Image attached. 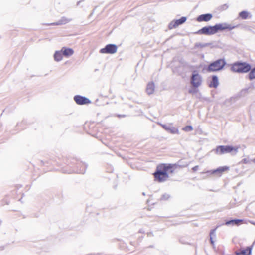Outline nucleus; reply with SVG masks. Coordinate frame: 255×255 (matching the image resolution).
Masks as SVG:
<instances>
[{"instance_id":"35","label":"nucleus","mask_w":255,"mask_h":255,"mask_svg":"<svg viewBox=\"0 0 255 255\" xmlns=\"http://www.w3.org/2000/svg\"><path fill=\"white\" fill-rule=\"evenodd\" d=\"M139 232H140V233H143L141 230H140L139 231Z\"/></svg>"},{"instance_id":"21","label":"nucleus","mask_w":255,"mask_h":255,"mask_svg":"<svg viewBox=\"0 0 255 255\" xmlns=\"http://www.w3.org/2000/svg\"><path fill=\"white\" fill-rule=\"evenodd\" d=\"M248 75V78L250 80H252L255 79V67L253 68H251V70L249 71Z\"/></svg>"},{"instance_id":"25","label":"nucleus","mask_w":255,"mask_h":255,"mask_svg":"<svg viewBox=\"0 0 255 255\" xmlns=\"http://www.w3.org/2000/svg\"><path fill=\"white\" fill-rule=\"evenodd\" d=\"M249 13L247 11H242L239 13V16L242 19H247L248 17Z\"/></svg>"},{"instance_id":"13","label":"nucleus","mask_w":255,"mask_h":255,"mask_svg":"<svg viewBox=\"0 0 255 255\" xmlns=\"http://www.w3.org/2000/svg\"><path fill=\"white\" fill-rule=\"evenodd\" d=\"M162 128L167 132L171 133V134H179V130L178 128L175 127H174L171 125L167 126L164 124L161 125Z\"/></svg>"},{"instance_id":"28","label":"nucleus","mask_w":255,"mask_h":255,"mask_svg":"<svg viewBox=\"0 0 255 255\" xmlns=\"http://www.w3.org/2000/svg\"><path fill=\"white\" fill-rule=\"evenodd\" d=\"M197 88H192L189 90L188 92L190 94H194L196 93L197 92Z\"/></svg>"},{"instance_id":"20","label":"nucleus","mask_w":255,"mask_h":255,"mask_svg":"<svg viewBox=\"0 0 255 255\" xmlns=\"http://www.w3.org/2000/svg\"><path fill=\"white\" fill-rule=\"evenodd\" d=\"M243 220L242 219H232L230 220H228L226 222V225H239L241 223L243 222Z\"/></svg>"},{"instance_id":"16","label":"nucleus","mask_w":255,"mask_h":255,"mask_svg":"<svg viewBox=\"0 0 255 255\" xmlns=\"http://www.w3.org/2000/svg\"><path fill=\"white\" fill-rule=\"evenodd\" d=\"M164 166L167 167V173H173L174 171V170L178 167L180 166V165L178 164H164Z\"/></svg>"},{"instance_id":"15","label":"nucleus","mask_w":255,"mask_h":255,"mask_svg":"<svg viewBox=\"0 0 255 255\" xmlns=\"http://www.w3.org/2000/svg\"><path fill=\"white\" fill-rule=\"evenodd\" d=\"M70 20L65 17H62L57 22L48 24V25H61L68 23Z\"/></svg>"},{"instance_id":"7","label":"nucleus","mask_w":255,"mask_h":255,"mask_svg":"<svg viewBox=\"0 0 255 255\" xmlns=\"http://www.w3.org/2000/svg\"><path fill=\"white\" fill-rule=\"evenodd\" d=\"M117 46L114 44H109L106 45L104 48L100 50V53L102 54H110L115 53L117 51Z\"/></svg>"},{"instance_id":"18","label":"nucleus","mask_w":255,"mask_h":255,"mask_svg":"<svg viewBox=\"0 0 255 255\" xmlns=\"http://www.w3.org/2000/svg\"><path fill=\"white\" fill-rule=\"evenodd\" d=\"M154 89H155V86H154V83L152 82H149L147 84V87H146L147 93L148 95L152 94L154 91Z\"/></svg>"},{"instance_id":"33","label":"nucleus","mask_w":255,"mask_h":255,"mask_svg":"<svg viewBox=\"0 0 255 255\" xmlns=\"http://www.w3.org/2000/svg\"><path fill=\"white\" fill-rule=\"evenodd\" d=\"M252 161H253L254 163H255V159H254L252 160Z\"/></svg>"},{"instance_id":"8","label":"nucleus","mask_w":255,"mask_h":255,"mask_svg":"<svg viewBox=\"0 0 255 255\" xmlns=\"http://www.w3.org/2000/svg\"><path fill=\"white\" fill-rule=\"evenodd\" d=\"M229 169V167L228 166H224L220 167L214 170L207 171L205 172V173H206L208 176L212 174H216L217 175L220 176L224 172L227 171ZM202 173H204V172H203Z\"/></svg>"},{"instance_id":"12","label":"nucleus","mask_w":255,"mask_h":255,"mask_svg":"<svg viewBox=\"0 0 255 255\" xmlns=\"http://www.w3.org/2000/svg\"><path fill=\"white\" fill-rule=\"evenodd\" d=\"M213 17V15L211 13H206L200 15L197 17V21L198 22H208L210 21Z\"/></svg>"},{"instance_id":"34","label":"nucleus","mask_w":255,"mask_h":255,"mask_svg":"<svg viewBox=\"0 0 255 255\" xmlns=\"http://www.w3.org/2000/svg\"><path fill=\"white\" fill-rule=\"evenodd\" d=\"M142 195H144V196H145V192H143V193H142Z\"/></svg>"},{"instance_id":"32","label":"nucleus","mask_w":255,"mask_h":255,"mask_svg":"<svg viewBox=\"0 0 255 255\" xmlns=\"http://www.w3.org/2000/svg\"><path fill=\"white\" fill-rule=\"evenodd\" d=\"M126 116V115H120V114L117 115V117L119 118H124V117H125Z\"/></svg>"},{"instance_id":"11","label":"nucleus","mask_w":255,"mask_h":255,"mask_svg":"<svg viewBox=\"0 0 255 255\" xmlns=\"http://www.w3.org/2000/svg\"><path fill=\"white\" fill-rule=\"evenodd\" d=\"M254 243L250 246L247 247L245 249H240L236 251L235 255H251L253 248Z\"/></svg>"},{"instance_id":"31","label":"nucleus","mask_w":255,"mask_h":255,"mask_svg":"<svg viewBox=\"0 0 255 255\" xmlns=\"http://www.w3.org/2000/svg\"><path fill=\"white\" fill-rule=\"evenodd\" d=\"M198 168H199V166L198 165H197V166L193 167L192 168V170H193V172H196V171H197Z\"/></svg>"},{"instance_id":"30","label":"nucleus","mask_w":255,"mask_h":255,"mask_svg":"<svg viewBox=\"0 0 255 255\" xmlns=\"http://www.w3.org/2000/svg\"><path fill=\"white\" fill-rule=\"evenodd\" d=\"M228 7V5L225 4L221 6V9H222V10H226V9H227Z\"/></svg>"},{"instance_id":"3","label":"nucleus","mask_w":255,"mask_h":255,"mask_svg":"<svg viewBox=\"0 0 255 255\" xmlns=\"http://www.w3.org/2000/svg\"><path fill=\"white\" fill-rule=\"evenodd\" d=\"M155 179L159 182H162L168 178L167 167L164 164H161L156 167V171L153 174Z\"/></svg>"},{"instance_id":"24","label":"nucleus","mask_w":255,"mask_h":255,"mask_svg":"<svg viewBox=\"0 0 255 255\" xmlns=\"http://www.w3.org/2000/svg\"><path fill=\"white\" fill-rule=\"evenodd\" d=\"M211 45H212L211 43H196L195 44V47L196 48H204V47L209 46Z\"/></svg>"},{"instance_id":"36","label":"nucleus","mask_w":255,"mask_h":255,"mask_svg":"<svg viewBox=\"0 0 255 255\" xmlns=\"http://www.w3.org/2000/svg\"><path fill=\"white\" fill-rule=\"evenodd\" d=\"M149 247H150V248H153V246H150Z\"/></svg>"},{"instance_id":"22","label":"nucleus","mask_w":255,"mask_h":255,"mask_svg":"<svg viewBox=\"0 0 255 255\" xmlns=\"http://www.w3.org/2000/svg\"><path fill=\"white\" fill-rule=\"evenodd\" d=\"M80 165L81 166L80 168L77 170V172L80 174H84L85 172L87 165L84 163H80Z\"/></svg>"},{"instance_id":"6","label":"nucleus","mask_w":255,"mask_h":255,"mask_svg":"<svg viewBox=\"0 0 255 255\" xmlns=\"http://www.w3.org/2000/svg\"><path fill=\"white\" fill-rule=\"evenodd\" d=\"M202 82V76L198 73L197 70H194L190 78V83L193 87L198 88Z\"/></svg>"},{"instance_id":"17","label":"nucleus","mask_w":255,"mask_h":255,"mask_svg":"<svg viewBox=\"0 0 255 255\" xmlns=\"http://www.w3.org/2000/svg\"><path fill=\"white\" fill-rule=\"evenodd\" d=\"M61 50L63 56L65 57H69L74 53V51L72 48L64 47L61 49Z\"/></svg>"},{"instance_id":"29","label":"nucleus","mask_w":255,"mask_h":255,"mask_svg":"<svg viewBox=\"0 0 255 255\" xmlns=\"http://www.w3.org/2000/svg\"><path fill=\"white\" fill-rule=\"evenodd\" d=\"M242 162L245 164H248L250 163V161L247 158H244L242 160Z\"/></svg>"},{"instance_id":"1","label":"nucleus","mask_w":255,"mask_h":255,"mask_svg":"<svg viewBox=\"0 0 255 255\" xmlns=\"http://www.w3.org/2000/svg\"><path fill=\"white\" fill-rule=\"evenodd\" d=\"M238 26V25H232L227 23H217L214 26L203 27L195 32V34L211 35L225 30H231Z\"/></svg>"},{"instance_id":"9","label":"nucleus","mask_w":255,"mask_h":255,"mask_svg":"<svg viewBox=\"0 0 255 255\" xmlns=\"http://www.w3.org/2000/svg\"><path fill=\"white\" fill-rule=\"evenodd\" d=\"M73 99L75 103L79 105H86L91 103L89 99L79 95L74 96Z\"/></svg>"},{"instance_id":"23","label":"nucleus","mask_w":255,"mask_h":255,"mask_svg":"<svg viewBox=\"0 0 255 255\" xmlns=\"http://www.w3.org/2000/svg\"><path fill=\"white\" fill-rule=\"evenodd\" d=\"M216 230V228H215V229H212L210 232V241L211 244L213 245L214 244V241L213 240V237L216 236V234H215Z\"/></svg>"},{"instance_id":"14","label":"nucleus","mask_w":255,"mask_h":255,"mask_svg":"<svg viewBox=\"0 0 255 255\" xmlns=\"http://www.w3.org/2000/svg\"><path fill=\"white\" fill-rule=\"evenodd\" d=\"M219 85L218 78L216 75H213L212 76L211 81L208 84V86L210 88H216Z\"/></svg>"},{"instance_id":"4","label":"nucleus","mask_w":255,"mask_h":255,"mask_svg":"<svg viewBox=\"0 0 255 255\" xmlns=\"http://www.w3.org/2000/svg\"><path fill=\"white\" fill-rule=\"evenodd\" d=\"M226 65V62L224 58L218 59L210 62L206 70L208 72H217L222 70Z\"/></svg>"},{"instance_id":"2","label":"nucleus","mask_w":255,"mask_h":255,"mask_svg":"<svg viewBox=\"0 0 255 255\" xmlns=\"http://www.w3.org/2000/svg\"><path fill=\"white\" fill-rule=\"evenodd\" d=\"M251 70V65L245 62L237 61L231 64V70L238 73H245Z\"/></svg>"},{"instance_id":"19","label":"nucleus","mask_w":255,"mask_h":255,"mask_svg":"<svg viewBox=\"0 0 255 255\" xmlns=\"http://www.w3.org/2000/svg\"><path fill=\"white\" fill-rule=\"evenodd\" d=\"M63 56L61 50L60 51H56L54 54V60L57 62L60 61L62 59Z\"/></svg>"},{"instance_id":"10","label":"nucleus","mask_w":255,"mask_h":255,"mask_svg":"<svg viewBox=\"0 0 255 255\" xmlns=\"http://www.w3.org/2000/svg\"><path fill=\"white\" fill-rule=\"evenodd\" d=\"M187 20L186 17L182 16L179 19L172 20L169 24L168 28L169 29L175 28L178 26L183 24Z\"/></svg>"},{"instance_id":"27","label":"nucleus","mask_w":255,"mask_h":255,"mask_svg":"<svg viewBox=\"0 0 255 255\" xmlns=\"http://www.w3.org/2000/svg\"><path fill=\"white\" fill-rule=\"evenodd\" d=\"M169 198H170V195L168 194L165 193L161 196V200H168Z\"/></svg>"},{"instance_id":"26","label":"nucleus","mask_w":255,"mask_h":255,"mask_svg":"<svg viewBox=\"0 0 255 255\" xmlns=\"http://www.w3.org/2000/svg\"><path fill=\"white\" fill-rule=\"evenodd\" d=\"M193 129V127L190 125L186 126L182 128V129L186 132L191 131Z\"/></svg>"},{"instance_id":"5","label":"nucleus","mask_w":255,"mask_h":255,"mask_svg":"<svg viewBox=\"0 0 255 255\" xmlns=\"http://www.w3.org/2000/svg\"><path fill=\"white\" fill-rule=\"evenodd\" d=\"M239 146L234 147L232 145H219L215 149V152L217 154H224L230 153L232 155H235L238 152Z\"/></svg>"}]
</instances>
